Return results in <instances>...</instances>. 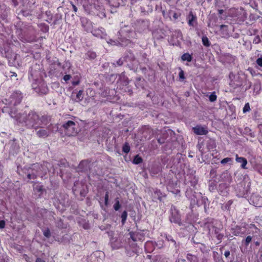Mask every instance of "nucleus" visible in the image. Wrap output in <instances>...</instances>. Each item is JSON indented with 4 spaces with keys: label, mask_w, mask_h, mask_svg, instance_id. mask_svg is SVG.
I'll use <instances>...</instances> for the list:
<instances>
[{
    "label": "nucleus",
    "mask_w": 262,
    "mask_h": 262,
    "mask_svg": "<svg viewBox=\"0 0 262 262\" xmlns=\"http://www.w3.org/2000/svg\"><path fill=\"white\" fill-rule=\"evenodd\" d=\"M9 115L12 118H16L18 123L29 129L36 128L41 127V125H46L50 121V117L47 115H40L33 111L22 114H18L15 111L13 112L11 111Z\"/></svg>",
    "instance_id": "f257e3e1"
},
{
    "label": "nucleus",
    "mask_w": 262,
    "mask_h": 262,
    "mask_svg": "<svg viewBox=\"0 0 262 262\" xmlns=\"http://www.w3.org/2000/svg\"><path fill=\"white\" fill-rule=\"evenodd\" d=\"M47 162L43 164L35 163L29 166H25L23 169L24 176H26L29 180H35L37 177L42 178L49 171Z\"/></svg>",
    "instance_id": "f03ea898"
},
{
    "label": "nucleus",
    "mask_w": 262,
    "mask_h": 262,
    "mask_svg": "<svg viewBox=\"0 0 262 262\" xmlns=\"http://www.w3.org/2000/svg\"><path fill=\"white\" fill-rule=\"evenodd\" d=\"M23 98V94L20 91H17L13 92L8 99H5V102L4 101H3L8 105L7 107H4L3 109V112L4 113L8 112L9 114L10 111H12L13 112L15 111L17 113V111L15 110L13 111L12 107L16 106L20 104Z\"/></svg>",
    "instance_id": "7ed1b4c3"
},
{
    "label": "nucleus",
    "mask_w": 262,
    "mask_h": 262,
    "mask_svg": "<svg viewBox=\"0 0 262 262\" xmlns=\"http://www.w3.org/2000/svg\"><path fill=\"white\" fill-rule=\"evenodd\" d=\"M41 125V127L34 128L36 136L41 138H45L50 136L52 133H55L58 130V126L57 124H50L45 128Z\"/></svg>",
    "instance_id": "20e7f679"
},
{
    "label": "nucleus",
    "mask_w": 262,
    "mask_h": 262,
    "mask_svg": "<svg viewBox=\"0 0 262 262\" xmlns=\"http://www.w3.org/2000/svg\"><path fill=\"white\" fill-rule=\"evenodd\" d=\"M120 37H119L118 42L121 46H127L129 42V39L124 38V36H127V37L131 38L135 37V33L131 31L130 29L127 26H124L121 28L119 31Z\"/></svg>",
    "instance_id": "39448f33"
},
{
    "label": "nucleus",
    "mask_w": 262,
    "mask_h": 262,
    "mask_svg": "<svg viewBox=\"0 0 262 262\" xmlns=\"http://www.w3.org/2000/svg\"><path fill=\"white\" fill-rule=\"evenodd\" d=\"M229 78L230 80V85L234 89L242 86L244 82H246V76L242 73L234 74L233 72H230Z\"/></svg>",
    "instance_id": "423d86ee"
},
{
    "label": "nucleus",
    "mask_w": 262,
    "mask_h": 262,
    "mask_svg": "<svg viewBox=\"0 0 262 262\" xmlns=\"http://www.w3.org/2000/svg\"><path fill=\"white\" fill-rule=\"evenodd\" d=\"M150 21L148 19H139L133 23L136 31L139 33L145 32L149 30Z\"/></svg>",
    "instance_id": "0eeeda50"
},
{
    "label": "nucleus",
    "mask_w": 262,
    "mask_h": 262,
    "mask_svg": "<svg viewBox=\"0 0 262 262\" xmlns=\"http://www.w3.org/2000/svg\"><path fill=\"white\" fill-rule=\"evenodd\" d=\"M77 124L74 121L69 120L63 123L62 127L64 132L68 136H73L77 133Z\"/></svg>",
    "instance_id": "6e6552de"
},
{
    "label": "nucleus",
    "mask_w": 262,
    "mask_h": 262,
    "mask_svg": "<svg viewBox=\"0 0 262 262\" xmlns=\"http://www.w3.org/2000/svg\"><path fill=\"white\" fill-rule=\"evenodd\" d=\"M169 221L171 223L178 224L181 226L183 223L181 221V216L179 210L173 205H171L170 209Z\"/></svg>",
    "instance_id": "1a4fd4ad"
},
{
    "label": "nucleus",
    "mask_w": 262,
    "mask_h": 262,
    "mask_svg": "<svg viewBox=\"0 0 262 262\" xmlns=\"http://www.w3.org/2000/svg\"><path fill=\"white\" fill-rule=\"evenodd\" d=\"M123 58L125 60V62L131 63V64L128 63L127 64L130 70L135 71L137 69L138 62L132 52L129 51L126 53Z\"/></svg>",
    "instance_id": "9d476101"
},
{
    "label": "nucleus",
    "mask_w": 262,
    "mask_h": 262,
    "mask_svg": "<svg viewBox=\"0 0 262 262\" xmlns=\"http://www.w3.org/2000/svg\"><path fill=\"white\" fill-rule=\"evenodd\" d=\"M32 88L40 95H46L49 92L48 87L43 82H40L38 84L37 82H33Z\"/></svg>",
    "instance_id": "9b49d317"
},
{
    "label": "nucleus",
    "mask_w": 262,
    "mask_h": 262,
    "mask_svg": "<svg viewBox=\"0 0 262 262\" xmlns=\"http://www.w3.org/2000/svg\"><path fill=\"white\" fill-rule=\"evenodd\" d=\"M3 56H5L8 60V63L10 66H15L16 64V55L9 49L7 50H5L4 52H2Z\"/></svg>",
    "instance_id": "f8f14e48"
},
{
    "label": "nucleus",
    "mask_w": 262,
    "mask_h": 262,
    "mask_svg": "<svg viewBox=\"0 0 262 262\" xmlns=\"http://www.w3.org/2000/svg\"><path fill=\"white\" fill-rule=\"evenodd\" d=\"M144 230H137L135 232L130 231L129 232L130 238L134 242L141 241L144 240L145 234L143 233Z\"/></svg>",
    "instance_id": "ddd939ff"
},
{
    "label": "nucleus",
    "mask_w": 262,
    "mask_h": 262,
    "mask_svg": "<svg viewBox=\"0 0 262 262\" xmlns=\"http://www.w3.org/2000/svg\"><path fill=\"white\" fill-rule=\"evenodd\" d=\"M7 146L9 147V154L11 155H16L19 151V146L15 140L10 141Z\"/></svg>",
    "instance_id": "4468645a"
},
{
    "label": "nucleus",
    "mask_w": 262,
    "mask_h": 262,
    "mask_svg": "<svg viewBox=\"0 0 262 262\" xmlns=\"http://www.w3.org/2000/svg\"><path fill=\"white\" fill-rule=\"evenodd\" d=\"M246 233V227L244 226H236L232 228V233L235 236H243Z\"/></svg>",
    "instance_id": "2eb2a0df"
},
{
    "label": "nucleus",
    "mask_w": 262,
    "mask_h": 262,
    "mask_svg": "<svg viewBox=\"0 0 262 262\" xmlns=\"http://www.w3.org/2000/svg\"><path fill=\"white\" fill-rule=\"evenodd\" d=\"M250 202L255 207L262 206V197L256 194H253L250 198Z\"/></svg>",
    "instance_id": "dca6fc26"
},
{
    "label": "nucleus",
    "mask_w": 262,
    "mask_h": 262,
    "mask_svg": "<svg viewBox=\"0 0 262 262\" xmlns=\"http://www.w3.org/2000/svg\"><path fill=\"white\" fill-rule=\"evenodd\" d=\"M91 162L85 160L82 161L78 166V168L81 171H88L91 168Z\"/></svg>",
    "instance_id": "f3484780"
},
{
    "label": "nucleus",
    "mask_w": 262,
    "mask_h": 262,
    "mask_svg": "<svg viewBox=\"0 0 262 262\" xmlns=\"http://www.w3.org/2000/svg\"><path fill=\"white\" fill-rule=\"evenodd\" d=\"M192 130L194 134L197 135H206L208 132L206 128L201 125H196L193 127Z\"/></svg>",
    "instance_id": "a211bd4d"
},
{
    "label": "nucleus",
    "mask_w": 262,
    "mask_h": 262,
    "mask_svg": "<svg viewBox=\"0 0 262 262\" xmlns=\"http://www.w3.org/2000/svg\"><path fill=\"white\" fill-rule=\"evenodd\" d=\"M92 33L94 36L101 38H104L106 35L105 30L103 28L93 29Z\"/></svg>",
    "instance_id": "6ab92c4d"
},
{
    "label": "nucleus",
    "mask_w": 262,
    "mask_h": 262,
    "mask_svg": "<svg viewBox=\"0 0 262 262\" xmlns=\"http://www.w3.org/2000/svg\"><path fill=\"white\" fill-rule=\"evenodd\" d=\"M187 20L189 26L194 27L197 24L196 16L193 14L192 11H190L187 16Z\"/></svg>",
    "instance_id": "aec40b11"
},
{
    "label": "nucleus",
    "mask_w": 262,
    "mask_h": 262,
    "mask_svg": "<svg viewBox=\"0 0 262 262\" xmlns=\"http://www.w3.org/2000/svg\"><path fill=\"white\" fill-rule=\"evenodd\" d=\"M111 247L113 249H117L122 247L123 245L121 239L118 238H112L111 241Z\"/></svg>",
    "instance_id": "412c9836"
},
{
    "label": "nucleus",
    "mask_w": 262,
    "mask_h": 262,
    "mask_svg": "<svg viewBox=\"0 0 262 262\" xmlns=\"http://www.w3.org/2000/svg\"><path fill=\"white\" fill-rule=\"evenodd\" d=\"M38 71L34 70L33 68H30L28 77L30 81H34V82H36L38 79Z\"/></svg>",
    "instance_id": "4be33fe9"
},
{
    "label": "nucleus",
    "mask_w": 262,
    "mask_h": 262,
    "mask_svg": "<svg viewBox=\"0 0 262 262\" xmlns=\"http://www.w3.org/2000/svg\"><path fill=\"white\" fill-rule=\"evenodd\" d=\"M235 160L237 163L241 164V167L242 168L244 169H248V167H246L247 161L246 158L242 157H238V155L236 154L235 156Z\"/></svg>",
    "instance_id": "5701e85b"
},
{
    "label": "nucleus",
    "mask_w": 262,
    "mask_h": 262,
    "mask_svg": "<svg viewBox=\"0 0 262 262\" xmlns=\"http://www.w3.org/2000/svg\"><path fill=\"white\" fill-rule=\"evenodd\" d=\"M141 12L142 15H147L152 12V7L148 5L146 8L141 7Z\"/></svg>",
    "instance_id": "b1692460"
},
{
    "label": "nucleus",
    "mask_w": 262,
    "mask_h": 262,
    "mask_svg": "<svg viewBox=\"0 0 262 262\" xmlns=\"http://www.w3.org/2000/svg\"><path fill=\"white\" fill-rule=\"evenodd\" d=\"M144 80L142 79L141 77H137L135 80V86L137 89H144Z\"/></svg>",
    "instance_id": "393cba45"
},
{
    "label": "nucleus",
    "mask_w": 262,
    "mask_h": 262,
    "mask_svg": "<svg viewBox=\"0 0 262 262\" xmlns=\"http://www.w3.org/2000/svg\"><path fill=\"white\" fill-rule=\"evenodd\" d=\"M221 178L226 183H230L231 181V178L230 174L228 171H226L222 173L221 176Z\"/></svg>",
    "instance_id": "a878e982"
},
{
    "label": "nucleus",
    "mask_w": 262,
    "mask_h": 262,
    "mask_svg": "<svg viewBox=\"0 0 262 262\" xmlns=\"http://www.w3.org/2000/svg\"><path fill=\"white\" fill-rule=\"evenodd\" d=\"M195 173V170L193 169V168H191L189 165L186 167V170H184V173L187 175V176L189 177H193Z\"/></svg>",
    "instance_id": "bb28decb"
},
{
    "label": "nucleus",
    "mask_w": 262,
    "mask_h": 262,
    "mask_svg": "<svg viewBox=\"0 0 262 262\" xmlns=\"http://www.w3.org/2000/svg\"><path fill=\"white\" fill-rule=\"evenodd\" d=\"M166 239L171 243L172 245L176 248H177L179 247V245L177 244V242L176 241L173 239V238L172 237V236L170 235H166Z\"/></svg>",
    "instance_id": "cd10ccee"
},
{
    "label": "nucleus",
    "mask_w": 262,
    "mask_h": 262,
    "mask_svg": "<svg viewBox=\"0 0 262 262\" xmlns=\"http://www.w3.org/2000/svg\"><path fill=\"white\" fill-rule=\"evenodd\" d=\"M181 59L183 61H187L188 62H190L192 59V57L188 53H186L183 54L181 57Z\"/></svg>",
    "instance_id": "c85d7f7f"
},
{
    "label": "nucleus",
    "mask_w": 262,
    "mask_h": 262,
    "mask_svg": "<svg viewBox=\"0 0 262 262\" xmlns=\"http://www.w3.org/2000/svg\"><path fill=\"white\" fill-rule=\"evenodd\" d=\"M96 57V54L95 52L93 51H88L85 54V58L90 59H94Z\"/></svg>",
    "instance_id": "c756f323"
},
{
    "label": "nucleus",
    "mask_w": 262,
    "mask_h": 262,
    "mask_svg": "<svg viewBox=\"0 0 262 262\" xmlns=\"http://www.w3.org/2000/svg\"><path fill=\"white\" fill-rule=\"evenodd\" d=\"M56 226L58 228L63 229L66 228V225L64 224L61 219H58L56 222Z\"/></svg>",
    "instance_id": "7c9ffc66"
},
{
    "label": "nucleus",
    "mask_w": 262,
    "mask_h": 262,
    "mask_svg": "<svg viewBox=\"0 0 262 262\" xmlns=\"http://www.w3.org/2000/svg\"><path fill=\"white\" fill-rule=\"evenodd\" d=\"M143 162L142 158L138 155H136L133 160V163L134 164H139Z\"/></svg>",
    "instance_id": "2f4dec72"
},
{
    "label": "nucleus",
    "mask_w": 262,
    "mask_h": 262,
    "mask_svg": "<svg viewBox=\"0 0 262 262\" xmlns=\"http://www.w3.org/2000/svg\"><path fill=\"white\" fill-rule=\"evenodd\" d=\"M202 41L203 45L206 47H208L210 46V42L208 37L205 35L203 36L202 37Z\"/></svg>",
    "instance_id": "473e14b6"
},
{
    "label": "nucleus",
    "mask_w": 262,
    "mask_h": 262,
    "mask_svg": "<svg viewBox=\"0 0 262 262\" xmlns=\"http://www.w3.org/2000/svg\"><path fill=\"white\" fill-rule=\"evenodd\" d=\"M188 179H189L191 186H195L198 183V180L195 176H193V177H189Z\"/></svg>",
    "instance_id": "72a5a7b5"
},
{
    "label": "nucleus",
    "mask_w": 262,
    "mask_h": 262,
    "mask_svg": "<svg viewBox=\"0 0 262 262\" xmlns=\"http://www.w3.org/2000/svg\"><path fill=\"white\" fill-rule=\"evenodd\" d=\"M186 257H187V260L188 261H189L190 262H197L198 261L197 257L195 256L192 255L191 254H190V253L187 254Z\"/></svg>",
    "instance_id": "f704fd0d"
},
{
    "label": "nucleus",
    "mask_w": 262,
    "mask_h": 262,
    "mask_svg": "<svg viewBox=\"0 0 262 262\" xmlns=\"http://www.w3.org/2000/svg\"><path fill=\"white\" fill-rule=\"evenodd\" d=\"M120 78L123 80V83L125 85H127L129 82V80L128 78L125 75V74L124 72H122L120 75Z\"/></svg>",
    "instance_id": "c9c22d12"
},
{
    "label": "nucleus",
    "mask_w": 262,
    "mask_h": 262,
    "mask_svg": "<svg viewBox=\"0 0 262 262\" xmlns=\"http://www.w3.org/2000/svg\"><path fill=\"white\" fill-rule=\"evenodd\" d=\"M124 62H125V60L123 58V57H122V58H120L119 60L116 61V62L112 63V64L114 67H117V66L120 67V66H121L122 65H123V64Z\"/></svg>",
    "instance_id": "e433bc0d"
},
{
    "label": "nucleus",
    "mask_w": 262,
    "mask_h": 262,
    "mask_svg": "<svg viewBox=\"0 0 262 262\" xmlns=\"http://www.w3.org/2000/svg\"><path fill=\"white\" fill-rule=\"evenodd\" d=\"M161 171V168L159 166H155V167L151 168L150 172L154 174H157Z\"/></svg>",
    "instance_id": "4c0bfd02"
},
{
    "label": "nucleus",
    "mask_w": 262,
    "mask_h": 262,
    "mask_svg": "<svg viewBox=\"0 0 262 262\" xmlns=\"http://www.w3.org/2000/svg\"><path fill=\"white\" fill-rule=\"evenodd\" d=\"M224 255L226 258L227 262H231L233 260V257H231L230 251L229 250H227L224 253Z\"/></svg>",
    "instance_id": "58836bf2"
},
{
    "label": "nucleus",
    "mask_w": 262,
    "mask_h": 262,
    "mask_svg": "<svg viewBox=\"0 0 262 262\" xmlns=\"http://www.w3.org/2000/svg\"><path fill=\"white\" fill-rule=\"evenodd\" d=\"M165 132H166V133H164L163 134L162 137L159 138L157 140L158 143H159L160 144H162L165 143L166 140V135L168 134V132H167V131H165Z\"/></svg>",
    "instance_id": "ea45409f"
},
{
    "label": "nucleus",
    "mask_w": 262,
    "mask_h": 262,
    "mask_svg": "<svg viewBox=\"0 0 262 262\" xmlns=\"http://www.w3.org/2000/svg\"><path fill=\"white\" fill-rule=\"evenodd\" d=\"M252 241V237L250 235L246 237V238L242 241L243 244L247 247L249 243Z\"/></svg>",
    "instance_id": "a19ab883"
},
{
    "label": "nucleus",
    "mask_w": 262,
    "mask_h": 262,
    "mask_svg": "<svg viewBox=\"0 0 262 262\" xmlns=\"http://www.w3.org/2000/svg\"><path fill=\"white\" fill-rule=\"evenodd\" d=\"M127 216V212L126 211H124L121 215V223L122 225H124L126 222V219Z\"/></svg>",
    "instance_id": "79ce46f5"
},
{
    "label": "nucleus",
    "mask_w": 262,
    "mask_h": 262,
    "mask_svg": "<svg viewBox=\"0 0 262 262\" xmlns=\"http://www.w3.org/2000/svg\"><path fill=\"white\" fill-rule=\"evenodd\" d=\"M151 246H152V242L148 241L145 243L144 245V248L147 253H150L151 252V251H152V250H150L149 249V248Z\"/></svg>",
    "instance_id": "37998d69"
},
{
    "label": "nucleus",
    "mask_w": 262,
    "mask_h": 262,
    "mask_svg": "<svg viewBox=\"0 0 262 262\" xmlns=\"http://www.w3.org/2000/svg\"><path fill=\"white\" fill-rule=\"evenodd\" d=\"M122 151L126 154L129 152L130 151V146L128 143L126 142L124 144L122 147Z\"/></svg>",
    "instance_id": "c03bdc74"
},
{
    "label": "nucleus",
    "mask_w": 262,
    "mask_h": 262,
    "mask_svg": "<svg viewBox=\"0 0 262 262\" xmlns=\"http://www.w3.org/2000/svg\"><path fill=\"white\" fill-rule=\"evenodd\" d=\"M34 189L37 192L40 193L39 195H40L42 192L45 191L42 185H37Z\"/></svg>",
    "instance_id": "a18cd8bd"
},
{
    "label": "nucleus",
    "mask_w": 262,
    "mask_h": 262,
    "mask_svg": "<svg viewBox=\"0 0 262 262\" xmlns=\"http://www.w3.org/2000/svg\"><path fill=\"white\" fill-rule=\"evenodd\" d=\"M42 232H43V235L45 237H46L47 238H49L51 237V231L48 228L42 230Z\"/></svg>",
    "instance_id": "49530a36"
},
{
    "label": "nucleus",
    "mask_w": 262,
    "mask_h": 262,
    "mask_svg": "<svg viewBox=\"0 0 262 262\" xmlns=\"http://www.w3.org/2000/svg\"><path fill=\"white\" fill-rule=\"evenodd\" d=\"M258 128L259 129L258 140L260 143L262 144V124H259L258 125Z\"/></svg>",
    "instance_id": "de8ad7c7"
},
{
    "label": "nucleus",
    "mask_w": 262,
    "mask_h": 262,
    "mask_svg": "<svg viewBox=\"0 0 262 262\" xmlns=\"http://www.w3.org/2000/svg\"><path fill=\"white\" fill-rule=\"evenodd\" d=\"M83 98V91L80 90L76 95V101H80L82 100Z\"/></svg>",
    "instance_id": "09e8293b"
},
{
    "label": "nucleus",
    "mask_w": 262,
    "mask_h": 262,
    "mask_svg": "<svg viewBox=\"0 0 262 262\" xmlns=\"http://www.w3.org/2000/svg\"><path fill=\"white\" fill-rule=\"evenodd\" d=\"M208 98L210 102H214L216 100L217 96L215 95V92H214L209 95Z\"/></svg>",
    "instance_id": "8fccbe9b"
},
{
    "label": "nucleus",
    "mask_w": 262,
    "mask_h": 262,
    "mask_svg": "<svg viewBox=\"0 0 262 262\" xmlns=\"http://www.w3.org/2000/svg\"><path fill=\"white\" fill-rule=\"evenodd\" d=\"M216 189V185L214 182H211L209 185V189L210 191L213 192Z\"/></svg>",
    "instance_id": "3c124183"
},
{
    "label": "nucleus",
    "mask_w": 262,
    "mask_h": 262,
    "mask_svg": "<svg viewBox=\"0 0 262 262\" xmlns=\"http://www.w3.org/2000/svg\"><path fill=\"white\" fill-rule=\"evenodd\" d=\"M41 30L43 32H48L49 30V27L45 24H41Z\"/></svg>",
    "instance_id": "603ef678"
},
{
    "label": "nucleus",
    "mask_w": 262,
    "mask_h": 262,
    "mask_svg": "<svg viewBox=\"0 0 262 262\" xmlns=\"http://www.w3.org/2000/svg\"><path fill=\"white\" fill-rule=\"evenodd\" d=\"M115 201H116V202H115V204L114 205V208L116 211H117L120 209L121 205H120L119 201L118 200V198H116L115 199Z\"/></svg>",
    "instance_id": "864d4df0"
},
{
    "label": "nucleus",
    "mask_w": 262,
    "mask_h": 262,
    "mask_svg": "<svg viewBox=\"0 0 262 262\" xmlns=\"http://www.w3.org/2000/svg\"><path fill=\"white\" fill-rule=\"evenodd\" d=\"M48 213V211L46 209L41 208L39 211V213L40 214L42 217L46 216V214Z\"/></svg>",
    "instance_id": "5fc2aeb1"
},
{
    "label": "nucleus",
    "mask_w": 262,
    "mask_h": 262,
    "mask_svg": "<svg viewBox=\"0 0 262 262\" xmlns=\"http://www.w3.org/2000/svg\"><path fill=\"white\" fill-rule=\"evenodd\" d=\"M169 14L171 15L174 20L177 19L180 16V14L172 11L169 12Z\"/></svg>",
    "instance_id": "6e6d98bb"
},
{
    "label": "nucleus",
    "mask_w": 262,
    "mask_h": 262,
    "mask_svg": "<svg viewBox=\"0 0 262 262\" xmlns=\"http://www.w3.org/2000/svg\"><path fill=\"white\" fill-rule=\"evenodd\" d=\"M232 161V159L231 158L227 157L222 159L221 161V163L223 164H225Z\"/></svg>",
    "instance_id": "4d7b16f0"
},
{
    "label": "nucleus",
    "mask_w": 262,
    "mask_h": 262,
    "mask_svg": "<svg viewBox=\"0 0 262 262\" xmlns=\"http://www.w3.org/2000/svg\"><path fill=\"white\" fill-rule=\"evenodd\" d=\"M108 199H109V194L108 192L106 191L104 196V204L106 206H107L108 205Z\"/></svg>",
    "instance_id": "13d9d810"
},
{
    "label": "nucleus",
    "mask_w": 262,
    "mask_h": 262,
    "mask_svg": "<svg viewBox=\"0 0 262 262\" xmlns=\"http://www.w3.org/2000/svg\"><path fill=\"white\" fill-rule=\"evenodd\" d=\"M250 110V107L249 103H246L243 108V113H245L246 112H249Z\"/></svg>",
    "instance_id": "bf43d9fd"
},
{
    "label": "nucleus",
    "mask_w": 262,
    "mask_h": 262,
    "mask_svg": "<svg viewBox=\"0 0 262 262\" xmlns=\"http://www.w3.org/2000/svg\"><path fill=\"white\" fill-rule=\"evenodd\" d=\"M253 87V90L254 92L256 91V92H257L260 90V85L259 83H254Z\"/></svg>",
    "instance_id": "052dcab7"
},
{
    "label": "nucleus",
    "mask_w": 262,
    "mask_h": 262,
    "mask_svg": "<svg viewBox=\"0 0 262 262\" xmlns=\"http://www.w3.org/2000/svg\"><path fill=\"white\" fill-rule=\"evenodd\" d=\"M232 204V201L231 200H229L224 206L225 209L229 210L230 206Z\"/></svg>",
    "instance_id": "680f3d73"
},
{
    "label": "nucleus",
    "mask_w": 262,
    "mask_h": 262,
    "mask_svg": "<svg viewBox=\"0 0 262 262\" xmlns=\"http://www.w3.org/2000/svg\"><path fill=\"white\" fill-rule=\"evenodd\" d=\"M118 41H119V39L117 40H113V39H110L109 41H107V42L113 45H120V43L118 42Z\"/></svg>",
    "instance_id": "e2e57ef3"
},
{
    "label": "nucleus",
    "mask_w": 262,
    "mask_h": 262,
    "mask_svg": "<svg viewBox=\"0 0 262 262\" xmlns=\"http://www.w3.org/2000/svg\"><path fill=\"white\" fill-rule=\"evenodd\" d=\"M256 63L258 66L262 67V56L256 59Z\"/></svg>",
    "instance_id": "0e129e2a"
},
{
    "label": "nucleus",
    "mask_w": 262,
    "mask_h": 262,
    "mask_svg": "<svg viewBox=\"0 0 262 262\" xmlns=\"http://www.w3.org/2000/svg\"><path fill=\"white\" fill-rule=\"evenodd\" d=\"M261 39L259 36H255L253 40V42L255 43V44H257L259 43Z\"/></svg>",
    "instance_id": "69168bd1"
},
{
    "label": "nucleus",
    "mask_w": 262,
    "mask_h": 262,
    "mask_svg": "<svg viewBox=\"0 0 262 262\" xmlns=\"http://www.w3.org/2000/svg\"><path fill=\"white\" fill-rule=\"evenodd\" d=\"M46 15H47L48 18L50 20H51L52 19V14L51 12V11H47L46 12Z\"/></svg>",
    "instance_id": "338daca9"
},
{
    "label": "nucleus",
    "mask_w": 262,
    "mask_h": 262,
    "mask_svg": "<svg viewBox=\"0 0 262 262\" xmlns=\"http://www.w3.org/2000/svg\"><path fill=\"white\" fill-rule=\"evenodd\" d=\"M179 76L180 79L184 80L185 79L184 73L183 70H181L179 74Z\"/></svg>",
    "instance_id": "774afa93"
}]
</instances>
